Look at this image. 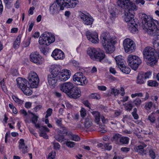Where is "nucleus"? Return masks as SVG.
I'll list each match as a JSON object with an SVG mask.
<instances>
[{
  "instance_id": "nucleus-1",
  "label": "nucleus",
  "mask_w": 159,
  "mask_h": 159,
  "mask_svg": "<svg viewBox=\"0 0 159 159\" xmlns=\"http://www.w3.org/2000/svg\"><path fill=\"white\" fill-rule=\"evenodd\" d=\"M142 23L143 25V29L150 35H154L157 33L159 34V22L152 18L151 19L143 13H140Z\"/></svg>"
},
{
  "instance_id": "nucleus-2",
  "label": "nucleus",
  "mask_w": 159,
  "mask_h": 159,
  "mask_svg": "<svg viewBox=\"0 0 159 159\" xmlns=\"http://www.w3.org/2000/svg\"><path fill=\"white\" fill-rule=\"evenodd\" d=\"M50 7L49 10L53 15L58 13L60 10H63L65 7L67 8L75 7L79 2L78 0H56Z\"/></svg>"
},
{
  "instance_id": "nucleus-3",
  "label": "nucleus",
  "mask_w": 159,
  "mask_h": 159,
  "mask_svg": "<svg viewBox=\"0 0 159 159\" xmlns=\"http://www.w3.org/2000/svg\"><path fill=\"white\" fill-rule=\"evenodd\" d=\"M101 43L106 53H111L114 50L115 39L111 37L109 33L104 32L100 37Z\"/></svg>"
},
{
  "instance_id": "nucleus-4",
  "label": "nucleus",
  "mask_w": 159,
  "mask_h": 159,
  "mask_svg": "<svg viewBox=\"0 0 159 159\" xmlns=\"http://www.w3.org/2000/svg\"><path fill=\"white\" fill-rule=\"evenodd\" d=\"M144 57L148 59L147 64L151 66L156 65L157 62L158 58L154 50L151 47L145 48L143 52Z\"/></svg>"
},
{
  "instance_id": "nucleus-5",
  "label": "nucleus",
  "mask_w": 159,
  "mask_h": 159,
  "mask_svg": "<svg viewBox=\"0 0 159 159\" xmlns=\"http://www.w3.org/2000/svg\"><path fill=\"white\" fill-rule=\"evenodd\" d=\"M16 80L17 86L22 90L25 94L29 96L32 94V91L30 88V85L28 86V81L26 79L18 77Z\"/></svg>"
},
{
  "instance_id": "nucleus-6",
  "label": "nucleus",
  "mask_w": 159,
  "mask_h": 159,
  "mask_svg": "<svg viewBox=\"0 0 159 159\" xmlns=\"http://www.w3.org/2000/svg\"><path fill=\"white\" fill-rule=\"evenodd\" d=\"M55 41V38L54 35H50L49 33L46 32L43 33L40 37L39 42L40 45H45L48 46Z\"/></svg>"
},
{
  "instance_id": "nucleus-7",
  "label": "nucleus",
  "mask_w": 159,
  "mask_h": 159,
  "mask_svg": "<svg viewBox=\"0 0 159 159\" xmlns=\"http://www.w3.org/2000/svg\"><path fill=\"white\" fill-rule=\"evenodd\" d=\"M127 60L129 66L134 70L138 68L141 63V60L139 57L132 54L128 56Z\"/></svg>"
},
{
  "instance_id": "nucleus-8",
  "label": "nucleus",
  "mask_w": 159,
  "mask_h": 159,
  "mask_svg": "<svg viewBox=\"0 0 159 159\" xmlns=\"http://www.w3.org/2000/svg\"><path fill=\"white\" fill-rule=\"evenodd\" d=\"M132 8L127 9L125 11V20L128 24H134L135 21L134 19V11L137 10V7L136 5H133Z\"/></svg>"
},
{
  "instance_id": "nucleus-9",
  "label": "nucleus",
  "mask_w": 159,
  "mask_h": 159,
  "mask_svg": "<svg viewBox=\"0 0 159 159\" xmlns=\"http://www.w3.org/2000/svg\"><path fill=\"white\" fill-rule=\"evenodd\" d=\"M28 85L31 88H36L39 82V79L37 74L35 72H31L28 77Z\"/></svg>"
},
{
  "instance_id": "nucleus-10",
  "label": "nucleus",
  "mask_w": 159,
  "mask_h": 159,
  "mask_svg": "<svg viewBox=\"0 0 159 159\" xmlns=\"http://www.w3.org/2000/svg\"><path fill=\"white\" fill-rule=\"evenodd\" d=\"M123 46L125 52L129 53L134 52L136 49L134 43L129 39H126L124 40Z\"/></svg>"
},
{
  "instance_id": "nucleus-11",
  "label": "nucleus",
  "mask_w": 159,
  "mask_h": 159,
  "mask_svg": "<svg viewBox=\"0 0 159 159\" xmlns=\"http://www.w3.org/2000/svg\"><path fill=\"white\" fill-rule=\"evenodd\" d=\"M73 80L77 84L83 86L86 85L88 82L86 77L81 72L76 73L73 76Z\"/></svg>"
},
{
  "instance_id": "nucleus-12",
  "label": "nucleus",
  "mask_w": 159,
  "mask_h": 159,
  "mask_svg": "<svg viewBox=\"0 0 159 159\" xmlns=\"http://www.w3.org/2000/svg\"><path fill=\"white\" fill-rule=\"evenodd\" d=\"M118 5L125 10L132 8L133 5H136L134 3L130 1V0H117Z\"/></svg>"
},
{
  "instance_id": "nucleus-13",
  "label": "nucleus",
  "mask_w": 159,
  "mask_h": 159,
  "mask_svg": "<svg viewBox=\"0 0 159 159\" xmlns=\"http://www.w3.org/2000/svg\"><path fill=\"white\" fill-rule=\"evenodd\" d=\"M80 17L82 20L83 23L85 25H89L91 27L94 20L90 15H86L82 13L80 15Z\"/></svg>"
},
{
  "instance_id": "nucleus-14",
  "label": "nucleus",
  "mask_w": 159,
  "mask_h": 159,
  "mask_svg": "<svg viewBox=\"0 0 159 159\" xmlns=\"http://www.w3.org/2000/svg\"><path fill=\"white\" fill-rule=\"evenodd\" d=\"M75 85L72 83L70 82H67L61 84L60 86V90L67 94L71 90Z\"/></svg>"
},
{
  "instance_id": "nucleus-15",
  "label": "nucleus",
  "mask_w": 159,
  "mask_h": 159,
  "mask_svg": "<svg viewBox=\"0 0 159 159\" xmlns=\"http://www.w3.org/2000/svg\"><path fill=\"white\" fill-rule=\"evenodd\" d=\"M30 58L31 61L37 64L41 63L43 60L42 56L37 52L32 53L30 55Z\"/></svg>"
},
{
  "instance_id": "nucleus-16",
  "label": "nucleus",
  "mask_w": 159,
  "mask_h": 159,
  "mask_svg": "<svg viewBox=\"0 0 159 159\" xmlns=\"http://www.w3.org/2000/svg\"><path fill=\"white\" fill-rule=\"evenodd\" d=\"M67 95L71 98H77L80 96V90L75 85L71 90L68 93Z\"/></svg>"
},
{
  "instance_id": "nucleus-17",
  "label": "nucleus",
  "mask_w": 159,
  "mask_h": 159,
  "mask_svg": "<svg viewBox=\"0 0 159 159\" xmlns=\"http://www.w3.org/2000/svg\"><path fill=\"white\" fill-rule=\"evenodd\" d=\"M86 34L88 39L92 43H96L98 42L99 39L97 33L87 31Z\"/></svg>"
},
{
  "instance_id": "nucleus-18",
  "label": "nucleus",
  "mask_w": 159,
  "mask_h": 159,
  "mask_svg": "<svg viewBox=\"0 0 159 159\" xmlns=\"http://www.w3.org/2000/svg\"><path fill=\"white\" fill-rule=\"evenodd\" d=\"M61 66L60 65H52L50 68L51 74L54 76H57L61 73Z\"/></svg>"
},
{
  "instance_id": "nucleus-19",
  "label": "nucleus",
  "mask_w": 159,
  "mask_h": 159,
  "mask_svg": "<svg viewBox=\"0 0 159 159\" xmlns=\"http://www.w3.org/2000/svg\"><path fill=\"white\" fill-rule=\"evenodd\" d=\"M52 56L55 60L62 59L65 55L63 52L60 49H56L52 52Z\"/></svg>"
},
{
  "instance_id": "nucleus-20",
  "label": "nucleus",
  "mask_w": 159,
  "mask_h": 159,
  "mask_svg": "<svg viewBox=\"0 0 159 159\" xmlns=\"http://www.w3.org/2000/svg\"><path fill=\"white\" fill-rule=\"evenodd\" d=\"M70 72L69 70H66L64 73L61 72L58 75V79L60 81H66L70 77Z\"/></svg>"
},
{
  "instance_id": "nucleus-21",
  "label": "nucleus",
  "mask_w": 159,
  "mask_h": 159,
  "mask_svg": "<svg viewBox=\"0 0 159 159\" xmlns=\"http://www.w3.org/2000/svg\"><path fill=\"white\" fill-rule=\"evenodd\" d=\"M56 76H54L51 74L48 75V80L49 85L52 88H54L56 85L57 80Z\"/></svg>"
},
{
  "instance_id": "nucleus-22",
  "label": "nucleus",
  "mask_w": 159,
  "mask_h": 159,
  "mask_svg": "<svg viewBox=\"0 0 159 159\" xmlns=\"http://www.w3.org/2000/svg\"><path fill=\"white\" fill-rule=\"evenodd\" d=\"M97 52V53L95 58H94V60H95L101 61L105 57L104 52L102 50L100 49H98Z\"/></svg>"
},
{
  "instance_id": "nucleus-23",
  "label": "nucleus",
  "mask_w": 159,
  "mask_h": 159,
  "mask_svg": "<svg viewBox=\"0 0 159 159\" xmlns=\"http://www.w3.org/2000/svg\"><path fill=\"white\" fill-rule=\"evenodd\" d=\"M147 146V145L144 143H142L141 145H139L136 148V151L140 153L142 156L146 155L147 154L146 150L144 149V148Z\"/></svg>"
},
{
  "instance_id": "nucleus-24",
  "label": "nucleus",
  "mask_w": 159,
  "mask_h": 159,
  "mask_svg": "<svg viewBox=\"0 0 159 159\" xmlns=\"http://www.w3.org/2000/svg\"><path fill=\"white\" fill-rule=\"evenodd\" d=\"M98 49H96L94 48H88L87 53L90 56V57L94 60L97 54V52Z\"/></svg>"
},
{
  "instance_id": "nucleus-25",
  "label": "nucleus",
  "mask_w": 159,
  "mask_h": 159,
  "mask_svg": "<svg viewBox=\"0 0 159 159\" xmlns=\"http://www.w3.org/2000/svg\"><path fill=\"white\" fill-rule=\"evenodd\" d=\"M128 25L129 26L128 29L131 33L134 34L138 31L137 28L138 26L136 24V21L135 22L134 24H128Z\"/></svg>"
},
{
  "instance_id": "nucleus-26",
  "label": "nucleus",
  "mask_w": 159,
  "mask_h": 159,
  "mask_svg": "<svg viewBox=\"0 0 159 159\" xmlns=\"http://www.w3.org/2000/svg\"><path fill=\"white\" fill-rule=\"evenodd\" d=\"M63 134H66V135L69 136V138L71 140L77 141L80 140V138L77 135H75L73 134L71 132L68 133L66 132L62 133Z\"/></svg>"
},
{
  "instance_id": "nucleus-27",
  "label": "nucleus",
  "mask_w": 159,
  "mask_h": 159,
  "mask_svg": "<svg viewBox=\"0 0 159 159\" xmlns=\"http://www.w3.org/2000/svg\"><path fill=\"white\" fill-rule=\"evenodd\" d=\"M115 59L116 62V64L119 67L124 66V60L121 56L119 55L116 56L115 58Z\"/></svg>"
},
{
  "instance_id": "nucleus-28",
  "label": "nucleus",
  "mask_w": 159,
  "mask_h": 159,
  "mask_svg": "<svg viewBox=\"0 0 159 159\" xmlns=\"http://www.w3.org/2000/svg\"><path fill=\"white\" fill-rule=\"evenodd\" d=\"M92 119L90 116H88L84 119V125L86 128H89L92 126Z\"/></svg>"
},
{
  "instance_id": "nucleus-29",
  "label": "nucleus",
  "mask_w": 159,
  "mask_h": 159,
  "mask_svg": "<svg viewBox=\"0 0 159 159\" xmlns=\"http://www.w3.org/2000/svg\"><path fill=\"white\" fill-rule=\"evenodd\" d=\"M121 135L119 134H116L112 137V141L116 144L120 145Z\"/></svg>"
},
{
  "instance_id": "nucleus-30",
  "label": "nucleus",
  "mask_w": 159,
  "mask_h": 159,
  "mask_svg": "<svg viewBox=\"0 0 159 159\" xmlns=\"http://www.w3.org/2000/svg\"><path fill=\"white\" fill-rule=\"evenodd\" d=\"M91 113L95 118V122L98 124L100 121V114L98 111H94L91 112Z\"/></svg>"
},
{
  "instance_id": "nucleus-31",
  "label": "nucleus",
  "mask_w": 159,
  "mask_h": 159,
  "mask_svg": "<svg viewBox=\"0 0 159 159\" xmlns=\"http://www.w3.org/2000/svg\"><path fill=\"white\" fill-rule=\"evenodd\" d=\"M141 73H139L137 76L136 83L137 84H143L145 81V79L144 76Z\"/></svg>"
},
{
  "instance_id": "nucleus-32",
  "label": "nucleus",
  "mask_w": 159,
  "mask_h": 159,
  "mask_svg": "<svg viewBox=\"0 0 159 159\" xmlns=\"http://www.w3.org/2000/svg\"><path fill=\"white\" fill-rule=\"evenodd\" d=\"M129 138L127 137L121 136L120 145L128 144L129 143Z\"/></svg>"
},
{
  "instance_id": "nucleus-33",
  "label": "nucleus",
  "mask_w": 159,
  "mask_h": 159,
  "mask_svg": "<svg viewBox=\"0 0 159 159\" xmlns=\"http://www.w3.org/2000/svg\"><path fill=\"white\" fill-rule=\"evenodd\" d=\"M121 71L123 73L126 74H128L130 71V69L128 67H126L124 65V66H122L119 67Z\"/></svg>"
},
{
  "instance_id": "nucleus-34",
  "label": "nucleus",
  "mask_w": 159,
  "mask_h": 159,
  "mask_svg": "<svg viewBox=\"0 0 159 159\" xmlns=\"http://www.w3.org/2000/svg\"><path fill=\"white\" fill-rule=\"evenodd\" d=\"M20 38L19 36H17L16 40L14 41L13 46L14 48H18L20 43Z\"/></svg>"
},
{
  "instance_id": "nucleus-35",
  "label": "nucleus",
  "mask_w": 159,
  "mask_h": 159,
  "mask_svg": "<svg viewBox=\"0 0 159 159\" xmlns=\"http://www.w3.org/2000/svg\"><path fill=\"white\" fill-rule=\"evenodd\" d=\"M148 85L149 86L156 87L158 85V84L155 80H150L148 82Z\"/></svg>"
},
{
  "instance_id": "nucleus-36",
  "label": "nucleus",
  "mask_w": 159,
  "mask_h": 159,
  "mask_svg": "<svg viewBox=\"0 0 159 159\" xmlns=\"http://www.w3.org/2000/svg\"><path fill=\"white\" fill-rule=\"evenodd\" d=\"M124 106L125 109L128 111H131L133 107L132 104L129 102L125 103L124 104Z\"/></svg>"
},
{
  "instance_id": "nucleus-37",
  "label": "nucleus",
  "mask_w": 159,
  "mask_h": 159,
  "mask_svg": "<svg viewBox=\"0 0 159 159\" xmlns=\"http://www.w3.org/2000/svg\"><path fill=\"white\" fill-rule=\"evenodd\" d=\"M142 101L141 99L139 98H136L135 100H134L133 103L137 107H139L141 104Z\"/></svg>"
},
{
  "instance_id": "nucleus-38",
  "label": "nucleus",
  "mask_w": 159,
  "mask_h": 159,
  "mask_svg": "<svg viewBox=\"0 0 159 159\" xmlns=\"http://www.w3.org/2000/svg\"><path fill=\"white\" fill-rule=\"evenodd\" d=\"M153 105V103L151 102L145 103L144 107L147 110H149L151 109Z\"/></svg>"
},
{
  "instance_id": "nucleus-39",
  "label": "nucleus",
  "mask_w": 159,
  "mask_h": 159,
  "mask_svg": "<svg viewBox=\"0 0 159 159\" xmlns=\"http://www.w3.org/2000/svg\"><path fill=\"white\" fill-rule=\"evenodd\" d=\"M90 98L96 99H99L101 98L100 95L97 93H93L90 95Z\"/></svg>"
},
{
  "instance_id": "nucleus-40",
  "label": "nucleus",
  "mask_w": 159,
  "mask_h": 159,
  "mask_svg": "<svg viewBox=\"0 0 159 159\" xmlns=\"http://www.w3.org/2000/svg\"><path fill=\"white\" fill-rule=\"evenodd\" d=\"M54 119L57 125L59 127H61L62 126V118L58 119L56 117Z\"/></svg>"
},
{
  "instance_id": "nucleus-41",
  "label": "nucleus",
  "mask_w": 159,
  "mask_h": 159,
  "mask_svg": "<svg viewBox=\"0 0 159 159\" xmlns=\"http://www.w3.org/2000/svg\"><path fill=\"white\" fill-rule=\"evenodd\" d=\"M12 0H4L6 7L8 9L11 7V3Z\"/></svg>"
},
{
  "instance_id": "nucleus-42",
  "label": "nucleus",
  "mask_w": 159,
  "mask_h": 159,
  "mask_svg": "<svg viewBox=\"0 0 159 159\" xmlns=\"http://www.w3.org/2000/svg\"><path fill=\"white\" fill-rule=\"evenodd\" d=\"M72 63L73 65L75 66L77 69H79V70H80L81 68L80 66V65L78 62L75 60H73L72 61Z\"/></svg>"
},
{
  "instance_id": "nucleus-43",
  "label": "nucleus",
  "mask_w": 159,
  "mask_h": 159,
  "mask_svg": "<svg viewBox=\"0 0 159 159\" xmlns=\"http://www.w3.org/2000/svg\"><path fill=\"white\" fill-rule=\"evenodd\" d=\"M12 98L16 102L20 104L23 103V101L19 99L17 97L13 95L12 96Z\"/></svg>"
},
{
  "instance_id": "nucleus-44",
  "label": "nucleus",
  "mask_w": 159,
  "mask_h": 159,
  "mask_svg": "<svg viewBox=\"0 0 159 159\" xmlns=\"http://www.w3.org/2000/svg\"><path fill=\"white\" fill-rule=\"evenodd\" d=\"M40 136L41 137H43V138L47 139L48 137L47 134L45 133V132L43 129H41V128L40 129Z\"/></svg>"
},
{
  "instance_id": "nucleus-45",
  "label": "nucleus",
  "mask_w": 159,
  "mask_h": 159,
  "mask_svg": "<svg viewBox=\"0 0 159 159\" xmlns=\"http://www.w3.org/2000/svg\"><path fill=\"white\" fill-rule=\"evenodd\" d=\"M119 93V91L116 89L112 88L111 89V93L115 96L118 95Z\"/></svg>"
},
{
  "instance_id": "nucleus-46",
  "label": "nucleus",
  "mask_w": 159,
  "mask_h": 159,
  "mask_svg": "<svg viewBox=\"0 0 159 159\" xmlns=\"http://www.w3.org/2000/svg\"><path fill=\"white\" fill-rule=\"evenodd\" d=\"M148 119L152 123H154L156 120V118L152 114H151L148 116Z\"/></svg>"
},
{
  "instance_id": "nucleus-47",
  "label": "nucleus",
  "mask_w": 159,
  "mask_h": 159,
  "mask_svg": "<svg viewBox=\"0 0 159 159\" xmlns=\"http://www.w3.org/2000/svg\"><path fill=\"white\" fill-rule=\"evenodd\" d=\"M26 146L25 145V144L24 143V140L23 139H21L20 140V141L19 142V148H24Z\"/></svg>"
},
{
  "instance_id": "nucleus-48",
  "label": "nucleus",
  "mask_w": 159,
  "mask_h": 159,
  "mask_svg": "<svg viewBox=\"0 0 159 159\" xmlns=\"http://www.w3.org/2000/svg\"><path fill=\"white\" fill-rule=\"evenodd\" d=\"M149 155L152 159H154L156 157L155 153L152 149H150L149 151Z\"/></svg>"
},
{
  "instance_id": "nucleus-49",
  "label": "nucleus",
  "mask_w": 159,
  "mask_h": 159,
  "mask_svg": "<svg viewBox=\"0 0 159 159\" xmlns=\"http://www.w3.org/2000/svg\"><path fill=\"white\" fill-rule=\"evenodd\" d=\"M109 12L111 15L110 17L111 19L112 20L114 19L116 17V12L115 11V10H109Z\"/></svg>"
},
{
  "instance_id": "nucleus-50",
  "label": "nucleus",
  "mask_w": 159,
  "mask_h": 159,
  "mask_svg": "<svg viewBox=\"0 0 159 159\" xmlns=\"http://www.w3.org/2000/svg\"><path fill=\"white\" fill-rule=\"evenodd\" d=\"M66 144L67 146L71 148L74 147L75 143L73 142L67 141L66 142Z\"/></svg>"
},
{
  "instance_id": "nucleus-51",
  "label": "nucleus",
  "mask_w": 159,
  "mask_h": 159,
  "mask_svg": "<svg viewBox=\"0 0 159 159\" xmlns=\"http://www.w3.org/2000/svg\"><path fill=\"white\" fill-rule=\"evenodd\" d=\"M33 116L31 118V121L33 124H35L38 121V117L33 114Z\"/></svg>"
},
{
  "instance_id": "nucleus-52",
  "label": "nucleus",
  "mask_w": 159,
  "mask_h": 159,
  "mask_svg": "<svg viewBox=\"0 0 159 159\" xmlns=\"http://www.w3.org/2000/svg\"><path fill=\"white\" fill-rule=\"evenodd\" d=\"M55 154L56 153L55 152H52L49 154L48 159H54L55 156Z\"/></svg>"
},
{
  "instance_id": "nucleus-53",
  "label": "nucleus",
  "mask_w": 159,
  "mask_h": 159,
  "mask_svg": "<svg viewBox=\"0 0 159 159\" xmlns=\"http://www.w3.org/2000/svg\"><path fill=\"white\" fill-rule=\"evenodd\" d=\"M52 109H51V108H48L47 110V111H46L47 114H46V115L45 116V117L46 118H47L48 116H51V114H52Z\"/></svg>"
},
{
  "instance_id": "nucleus-54",
  "label": "nucleus",
  "mask_w": 159,
  "mask_h": 159,
  "mask_svg": "<svg viewBox=\"0 0 159 159\" xmlns=\"http://www.w3.org/2000/svg\"><path fill=\"white\" fill-rule=\"evenodd\" d=\"M142 74L143 75V76H144V78L146 79L149 78L151 74V73L150 71H148Z\"/></svg>"
},
{
  "instance_id": "nucleus-55",
  "label": "nucleus",
  "mask_w": 159,
  "mask_h": 159,
  "mask_svg": "<svg viewBox=\"0 0 159 159\" xmlns=\"http://www.w3.org/2000/svg\"><path fill=\"white\" fill-rule=\"evenodd\" d=\"M130 148L128 147H122L120 148L121 151L125 153H127L129 151Z\"/></svg>"
},
{
  "instance_id": "nucleus-56",
  "label": "nucleus",
  "mask_w": 159,
  "mask_h": 159,
  "mask_svg": "<svg viewBox=\"0 0 159 159\" xmlns=\"http://www.w3.org/2000/svg\"><path fill=\"white\" fill-rule=\"evenodd\" d=\"M31 38H29L28 39L26 40L24 42V46L25 47H28L30 44V43Z\"/></svg>"
},
{
  "instance_id": "nucleus-57",
  "label": "nucleus",
  "mask_w": 159,
  "mask_h": 159,
  "mask_svg": "<svg viewBox=\"0 0 159 159\" xmlns=\"http://www.w3.org/2000/svg\"><path fill=\"white\" fill-rule=\"evenodd\" d=\"M143 96V94L141 93H136L134 94H132L131 95V97L132 98H134L136 96L142 97Z\"/></svg>"
},
{
  "instance_id": "nucleus-58",
  "label": "nucleus",
  "mask_w": 159,
  "mask_h": 159,
  "mask_svg": "<svg viewBox=\"0 0 159 159\" xmlns=\"http://www.w3.org/2000/svg\"><path fill=\"white\" fill-rule=\"evenodd\" d=\"M86 115L85 110L84 108H82L80 111V115L81 116L84 117Z\"/></svg>"
},
{
  "instance_id": "nucleus-59",
  "label": "nucleus",
  "mask_w": 159,
  "mask_h": 159,
  "mask_svg": "<svg viewBox=\"0 0 159 159\" xmlns=\"http://www.w3.org/2000/svg\"><path fill=\"white\" fill-rule=\"evenodd\" d=\"M104 147L105 149L108 150H110L111 149L112 146L111 145H110L109 144L105 143L104 144Z\"/></svg>"
},
{
  "instance_id": "nucleus-60",
  "label": "nucleus",
  "mask_w": 159,
  "mask_h": 159,
  "mask_svg": "<svg viewBox=\"0 0 159 159\" xmlns=\"http://www.w3.org/2000/svg\"><path fill=\"white\" fill-rule=\"evenodd\" d=\"M11 73L13 76H16L18 75V73L17 70L16 69H13L11 70Z\"/></svg>"
},
{
  "instance_id": "nucleus-61",
  "label": "nucleus",
  "mask_w": 159,
  "mask_h": 159,
  "mask_svg": "<svg viewBox=\"0 0 159 159\" xmlns=\"http://www.w3.org/2000/svg\"><path fill=\"white\" fill-rule=\"evenodd\" d=\"M54 148L55 149H59L60 148V145L58 143H53Z\"/></svg>"
},
{
  "instance_id": "nucleus-62",
  "label": "nucleus",
  "mask_w": 159,
  "mask_h": 159,
  "mask_svg": "<svg viewBox=\"0 0 159 159\" xmlns=\"http://www.w3.org/2000/svg\"><path fill=\"white\" fill-rule=\"evenodd\" d=\"M101 120L103 123H106L108 122V120L107 119H105L103 116H101Z\"/></svg>"
},
{
  "instance_id": "nucleus-63",
  "label": "nucleus",
  "mask_w": 159,
  "mask_h": 159,
  "mask_svg": "<svg viewBox=\"0 0 159 159\" xmlns=\"http://www.w3.org/2000/svg\"><path fill=\"white\" fill-rule=\"evenodd\" d=\"M42 107V106L41 105H38L35 107L34 108V110L36 112H37L39 110L40 108Z\"/></svg>"
},
{
  "instance_id": "nucleus-64",
  "label": "nucleus",
  "mask_w": 159,
  "mask_h": 159,
  "mask_svg": "<svg viewBox=\"0 0 159 159\" xmlns=\"http://www.w3.org/2000/svg\"><path fill=\"white\" fill-rule=\"evenodd\" d=\"M100 108L101 110L105 112H107L108 111V109L107 107L104 106L103 105H101Z\"/></svg>"
}]
</instances>
